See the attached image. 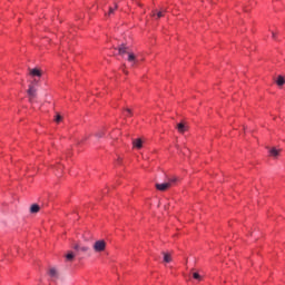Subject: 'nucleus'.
<instances>
[{"mask_svg":"<svg viewBox=\"0 0 285 285\" xmlns=\"http://www.w3.org/2000/svg\"><path fill=\"white\" fill-rule=\"evenodd\" d=\"M92 248L95 253H104V250H106V240L104 239L96 240L92 245Z\"/></svg>","mask_w":285,"mask_h":285,"instance_id":"obj_1","label":"nucleus"},{"mask_svg":"<svg viewBox=\"0 0 285 285\" xmlns=\"http://www.w3.org/2000/svg\"><path fill=\"white\" fill-rule=\"evenodd\" d=\"M72 248L77 253V255H79L80 253H88V250H90V247L83 246V245H81L79 243H75L72 245Z\"/></svg>","mask_w":285,"mask_h":285,"instance_id":"obj_2","label":"nucleus"},{"mask_svg":"<svg viewBox=\"0 0 285 285\" xmlns=\"http://www.w3.org/2000/svg\"><path fill=\"white\" fill-rule=\"evenodd\" d=\"M166 12H168V9L161 8L159 11H153L151 17L156 20L161 19V17H166Z\"/></svg>","mask_w":285,"mask_h":285,"instance_id":"obj_3","label":"nucleus"},{"mask_svg":"<svg viewBox=\"0 0 285 285\" xmlns=\"http://www.w3.org/2000/svg\"><path fill=\"white\" fill-rule=\"evenodd\" d=\"M27 92L29 96V101H32V99H35L37 97V89L32 85L29 86V89Z\"/></svg>","mask_w":285,"mask_h":285,"instance_id":"obj_4","label":"nucleus"},{"mask_svg":"<svg viewBox=\"0 0 285 285\" xmlns=\"http://www.w3.org/2000/svg\"><path fill=\"white\" fill-rule=\"evenodd\" d=\"M168 188H170V184H168V183H161V184L157 183L156 184V189L160 190L161 193L168 190Z\"/></svg>","mask_w":285,"mask_h":285,"instance_id":"obj_5","label":"nucleus"},{"mask_svg":"<svg viewBox=\"0 0 285 285\" xmlns=\"http://www.w3.org/2000/svg\"><path fill=\"white\" fill-rule=\"evenodd\" d=\"M132 146L134 148H137L138 150H140V148H144V140H141V138L134 139Z\"/></svg>","mask_w":285,"mask_h":285,"instance_id":"obj_6","label":"nucleus"},{"mask_svg":"<svg viewBox=\"0 0 285 285\" xmlns=\"http://www.w3.org/2000/svg\"><path fill=\"white\" fill-rule=\"evenodd\" d=\"M279 153H282V149H277V148H272L269 149V155L271 157H273L274 159H277L279 157Z\"/></svg>","mask_w":285,"mask_h":285,"instance_id":"obj_7","label":"nucleus"},{"mask_svg":"<svg viewBox=\"0 0 285 285\" xmlns=\"http://www.w3.org/2000/svg\"><path fill=\"white\" fill-rule=\"evenodd\" d=\"M77 255H79V254H77L76 250L75 252H72V250L68 252L67 255H66L67 262H72L75 259V257H77Z\"/></svg>","mask_w":285,"mask_h":285,"instance_id":"obj_8","label":"nucleus"},{"mask_svg":"<svg viewBox=\"0 0 285 285\" xmlns=\"http://www.w3.org/2000/svg\"><path fill=\"white\" fill-rule=\"evenodd\" d=\"M49 275L50 277H52L53 279H59V272L57 271V268L52 267L49 269Z\"/></svg>","mask_w":285,"mask_h":285,"instance_id":"obj_9","label":"nucleus"},{"mask_svg":"<svg viewBox=\"0 0 285 285\" xmlns=\"http://www.w3.org/2000/svg\"><path fill=\"white\" fill-rule=\"evenodd\" d=\"M176 128L178 132H186V130H188V127L184 122L178 124Z\"/></svg>","mask_w":285,"mask_h":285,"instance_id":"obj_10","label":"nucleus"},{"mask_svg":"<svg viewBox=\"0 0 285 285\" xmlns=\"http://www.w3.org/2000/svg\"><path fill=\"white\" fill-rule=\"evenodd\" d=\"M127 61H129V63H131V66H134V63L137 62V58L135 57V53L129 52Z\"/></svg>","mask_w":285,"mask_h":285,"instance_id":"obj_11","label":"nucleus"},{"mask_svg":"<svg viewBox=\"0 0 285 285\" xmlns=\"http://www.w3.org/2000/svg\"><path fill=\"white\" fill-rule=\"evenodd\" d=\"M118 52L119 55H128V47H126V45H121L119 48H118Z\"/></svg>","mask_w":285,"mask_h":285,"instance_id":"obj_12","label":"nucleus"},{"mask_svg":"<svg viewBox=\"0 0 285 285\" xmlns=\"http://www.w3.org/2000/svg\"><path fill=\"white\" fill-rule=\"evenodd\" d=\"M30 75L31 77H41V70L35 68V69H30Z\"/></svg>","mask_w":285,"mask_h":285,"instance_id":"obj_13","label":"nucleus"},{"mask_svg":"<svg viewBox=\"0 0 285 285\" xmlns=\"http://www.w3.org/2000/svg\"><path fill=\"white\" fill-rule=\"evenodd\" d=\"M163 255L164 262H166V264H170V262H173V257L170 256V254L164 252Z\"/></svg>","mask_w":285,"mask_h":285,"instance_id":"obj_14","label":"nucleus"},{"mask_svg":"<svg viewBox=\"0 0 285 285\" xmlns=\"http://www.w3.org/2000/svg\"><path fill=\"white\" fill-rule=\"evenodd\" d=\"M39 210H41V207H39V205L33 204L30 207V213L35 214V213H39Z\"/></svg>","mask_w":285,"mask_h":285,"instance_id":"obj_15","label":"nucleus"},{"mask_svg":"<svg viewBox=\"0 0 285 285\" xmlns=\"http://www.w3.org/2000/svg\"><path fill=\"white\" fill-rule=\"evenodd\" d=\"M177 177H171V178H168V181L167 184H169V188H171V186H175V184H177Z\"/></svg>","mask_w":285,"mask_h":285,"instance_id":"obj_16","label":"nucleus"},{"mask_svg":"<svg viewBox=\"0 0 285 285\" xmlns=\"http://www.w3.org/2000/svg\"><path fill=\"white\" fill-rule=\"evenodd\" d=\"M276 83H277V86H284V83H285L284 76H278Z\"/></svg>","mask_w":285,"mask_h":285,"instance_id":"obj_17","label":"nucleus"},{"mask_svg":"<svg viewBox=\"0 0 285 285\" xmlns=\"http://www.w3.org/2000/svg\"><path fill=\"white\" fill-rule=\"evenodd\" d=\"M118 6L115 4L114 7L109 8V12H108V17H110L111 14H115V10H117Z\"/></svg>","mask_w":285,"mask_h":285,"instance_id":"obj_18","label":"nucleus"},{"mask_svg":"<svg viewBox=\"0 0 285 285\" xmlns=\"http://www.w3.org/2000/svg\"><path fill=\"white\" fill-rule=\"evenodd\" d=\"M55 121H56V124H61V121H63V117L61 115L57 114Z\"/></svg>","mask_w":285,"mask_h":285,"instance_id":"obj_19","label":"nucleus"},{"mask_svg":"<svg viewBox=\"0 0 285 285\" xmlns=\"http://www.w3.org/2000/svg\"><path fill=\"white\" fill-rule=\"evenodd\" d=\"M193 277H194V279H197V282H202V275H199V273L194 272Z\"/></svg>","mask_w":285,"mask_h":285,"instance_id":"obj_20","label":"nucleus"},{"mask_svg":"<svg viewBox=\"0 0 285 285\" xmlns=\"http://www.w3.org/2000/svg\"><path fill=\"white\" fill-rule=\"evenodd\" d=\"M127 112V117H131L132 116V110H130L129 108L126 109Z\"/></svg>","mask_w":285,"mask_h":285,"instance_id":"obj_21","label":"nucleus"},{"mask_svg":"<svg viewBox=\"0 0 285 285\" xmlns=\"http://www.w3.org/2000/svg\"><path fill=\"white\" fill-rule=\"evenodd\" d=\"M102 136H104V131H99V132L96 134V137H97L98 139H101Z\"/></svg>","mask_w":285,"mask_h":285,"instance_id":"obj_22","label":"nucleus"},{"mask_svg":"<svg viewBox=\"0 0 285 285\" xmlns=\"http://www.w3.org/2000/svg\"><path fill=\"white\" fill-rule=\"evenodd\" d=\"M273 35V39H275V33H272Z\"/></svg>","mask_w":285,"mask_h":285,"instance_id":"obj_23","label":"nucleus"}]
</instances>
